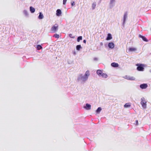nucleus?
Returning <instances> with one entry per match:
<instances>
[{"mask_svg":"<svg viewBox=\"0 0 151 151\" xmlns=\"http://www.w3.org/2000/svg\"><path fill=\"white\" fill-rule=\"evenodd\" d=\"M59 26L58 24H55L51 28L50 31L52 33H55L58 30Z\"/></svg>","mask_w":151,"mask_h":151,"instance_id":"1","label":"nucleus"},{"mask_svg":"<svg viewBox=\"0 0 151 151\" xmlns=\"http://www.w3.org/2000/svg\"><path fill=\"white\" fill-rule=\"evenodd\" d=\"M141 104L143 107L144 108H146L147 106V101L144 97H142L141 99Z\"/></svg>","mask_w":151,"mask_h":151,"instance_id":"2","label":"nucleus"},{"mask_svg":"<svg viewBox=\"0 0 151 151\" xmlns=\"http://www.w3.org/2000/svg\"><path fill=\"white\" fill-rule=\"evenodd\" d=\"M138 66L137 68V69L140 71H142L144 69V68L143 67V65L142 64H137L136 65Z\"/></svg>","mask_w":151,"mask_h":151,"instance_id":"3","label":"nucleus"},{"mask_svg":"<svg viewBox=\"0 0 151 151\" xmlns=\"http://www.w3.org/2000/svg\"><path fill=\"white\" fill-rule=\"evenodd\" d=\"M90 75L89 71V70H87L85 74V77L84 78V81H85L87 79L88 76Z\"/></svg>","mask_w":151,"mask_h":151,"instance_id":"4","label":"nucleus"},{"mask_svg":"<svg viewBox=\"0 0 151 151\" xmlns=\"http://www.w3.org/2000/svg\"><path fill=\"white\" fill-rule=\"evenodd\" d=\"M147 87V84L145 83L141 84L140 86V88L142 89H145Z\"/></svg>","mask_w":151,"mask_h":151,"instance_id":"5","label":"nucleus"},{"mask_svg":"<svg viewBox=\"0 0 151 151\" xmlns=\"http://www.w3.org/2000/svg\"><path fill=\"white\" fill-rule=\"evenodd\" d=\"M114 44L113 42H111L109 43L108 47L109 48L112 49L114 48Z\"/></svg>","mask_w":151,"mask_h":151,"instance_id":"6","label":"nucleus"},{"mask_svg":"<svg viewBox=\"0 0 151 151\" xmlns=\"http://www.w3.org/2000/svg\"><path fill=\"white\" fill-rule=\"evenodd\" d=\"M139 37L142 38L143 41H145V42L148 41V40H147V38L143 36H142L140 35H139Z\"/></svg>","mask_w":151,"mask_h":151,"instance_id":"7","label":"nucleus"},{"mask_svg":"<svg viewBox=\"0 0 151 151\" xmlns=\"http://www.w3.org/2000/svg\"><path fill=\"white\" fill-rule=\"evenodd\" d=\"M61 14V12L60 9H58L56 11V14L57 16H60Z\"/></svg>","mask_w":151,"mask_h":151,"instance_id":"8","label":"nucleus"},{"mask_svg":"<svg viewBox=\"0 0 151 151\" xmlns=\"http://www.w3.org/2000/svg\"><path fill=\"white\" fill-rule=\"evenodd\" d=\"M137 49L135 47H130L128 50L129 52L135 51Z\"/></svg>","mask_w":151,"mask_h":151,"instance_id":"9","label":"nucleus"},{"mask_svg":"<svg viewBox=\"0 0 151 151\" xmlns=\"http://www.w3.org/2000/svg\"><path fill=\"white\" fill-rule=\"evenodd\" d=\"M87 110H90L91 109V105L88 104H86V106L84 107Z\"/></svg>","mask_w":151,"mask_h":151,"instance_id":"10","label":"nucleus"},{"mask_svg":"<svg viewBox=\"0 0 151 151\" xmlns=\"http://www.w3.org/2000/svg\"><path fill=\"white\" fill-rule=\"evenodd\" d=\"M112 39V37L111 36V35L109 33L108 34L107 37L106 38V40H111Z\"/></svg>","mask_w":151,"mask_h":151,"instance_id":"11","label":"nucleus"},{"mask_svg":"<svg viewBox=\"0 0 151 151\" xmlns=\"http://www.w3.org/2000/svg\"><path fill=\"white\" fill-rule=\"evenodd\" d=\"M111 65L112 66L114 67H117L119 66V64L117 63H113L111 64Z\"/></svg>","mask_w":151,"mask_h":151,"instance_id":"12","label":"nucleus"},{"mask_svg":"<svg viewBox=\"0 0 151 151\" xmlns=\"http://www.w3.org/2000/svg\"><path fill=\"white\" fill-rule=\"evenodd\" d=\"M102 73V71L101 70H98L97 71V74L100 76H101Z\"/></svg>","mask_w":151,"mask_h":151,"instance_id":"13","label":"nucleus"},{"mask_svg":"<svg viewBox=\"0 0 151 151\" xmlns=\"http://www.w3.org/2000/svg\"><path fill=\"white\" fill-rule=\"evenodd\" d=\"M30 10L32 13H33L35 12V9L32 7L30 6Z\"/></svg>","mask_w":151,"mask_h":151,"instance_id":"14","label":"nucleus"},{"mask_svg":"<svg viewBox=\"0 0 151 151\" xmlns=\"http://www.w3.org/2000/svg\"><path fill=\"white\" fill-rule=\"evenodd\" d=\"M131 106V104L130 103H128L126 104L124 106L125 108H128L130 107Z\"/></svg>","mask_w":151,"mask_h":151,"instance_id":"15","label":"nucleus"},{"mask_svg":"<svg viewBox=\"0 0 151 151\" xmlns=\"http://www.w3.org/2000/svg\"><path fill=\"white\" fill-rule=\"evenodd\" d=\"M44 18V16L40 12L39 13V15L38 16V18L40 19H42Z\"/></svg>","mask_w":151,"mask_h":151,"instance_id":"16","label":"nucleus"},{"mask_svg":"<svg viewBox=\"0 0 151 151\" xmlns=\"http://www.w3.org/2000/svg\"><path fill=\"white\" fill-rule=\"evenodd\" d=\"M127 12H125L124 14V22L125 21L126 18L127 17Z\"/></svg>","mask_w":151,"mask_h":151,"instance_id":"17","label":"nucleus"},{"mask_svg":"<svg viewBox=\"0 0 151 151\" xmlns=\"http://www.w3.org/2000/svg\"><path fill=\"white\" fill-rule=\"evenodd\" d=\"M101 76H102L103 78H106L107 77V75L106 74L103 73Z\"/></svg>","mask_w":151,"mask_h":151,"instance_id":"18","label":"nucleus"},{"mask_svg":"<svg viewBox=\"0 0 151 151\" xmlns=\"http://www.w3.org/2000/svg\"><path fill=\"white\" fill-rule=\"evenodd\" d=\"M81 48V47L80 45H77L76 47V50H79Z\"/></svg>","mask_w":151,"mask_h":151,"instance_id":"19","label":"nucleus"},{"mask_svg":"<svg viewBox=\"0 0 151 151\" xmlns=\"http://www.w3.org/2000/svg\"><path fill=\"white\" fill-rule=\"evenodd\" d=\"M42 46L40 45H38L37 46V50H39L42 48Z\"/></svg>","mask_w":151,"mask_h":151,"instance_id":"20","label":"nucleus"},{"mask_svg":"<svg viewBox=\"0 0 151 151\" xmlns=\"http://www.w3.org/2000/svg\"><path fill=\"white\" fill-rule=\"evenodd\" d=\"M82 39V36H79L77 38V41L78 42H79L80 40H81Z\"/></svg>","mask_w":151,"mask_h":151,"instance_id":"21","label":"nucleus"},{"mask_svg":"<svg viewBox=\"0 0 151 151\" xmlns=\"http://www.w3.org/2000/svg\"><path fill=\"white\" fill-rule=\"evenodd\" d=\"M101 110V107H99L96 110V112L97 113H99Z\"/></svg>","mask_w":151,"mask_h":151,"instance_id":"22","label":"nucleus"},{"mask_svg":"<svg viewBox=\"0 0 151 151\" xmlns=\"http://www.w3.org/2000/svg\"><path fill=\"white\" fill-rule=\"evenodd\" d=\"M96 6V3H93L92 4V7L93 9H94L95 8Z\"/></svg>","mask_w":151,"mask_h":151,"instance_id":"23","label":"nucleus"},{"mask_svg":"<svg viewBox=\"0 0 151 151\" xmlns=\"http://www.w3.org/2000/svg\"><path fill=\"white\" fill-rule=\"evenodd\" d=\"M53 36L54 37H55L57 38L58 39V38L59 37V35L58 34H55Z\"/></svg>","mask_w":151,"mask_h":151,"instance_id":"24","label":"nucleus"},{"mask_svg":"<svg viewBox=\"0 0 151 151\" xmlns=\"http://www.w3.org/2000/svg\"><path fill=\"white\" fill-rule=\"evenodd\" d=\"M69 36L70 37L72 38H75V37L73 36L72 34H69Z\"/></svg>","mask_w":151,"mask_h":151,"instance_id":"25","label":"nucleus"},{"mask_svg":"<svg viewBox=\"0 0 151 151\" xmlns=\"http://www.w3.org/2000/svg\"><path fill=\"white\" fill-rule=\"evenodd\" d=\"M67 0H63V4L64 5L65 4Z\"/></svg>","mask_w":151,"mask_h":151,"instance_id":"26","label":"nucleus"},{"mask_svg":"<svg viewBox=\"0 0 151 151\" xmlns=\"http://www.w3.org/2000/svg\"><path fill=\"white\" fill-rule=\"evenodd\" d=\"M135 124L137 125H138V121L137 120L135 122Z\"/></svg>","mask_w":151,"mask_h":151,"instance_id":"27","label":"nucleus"},{"mask_svg":"<svg viewBox=\"0 0 151 151\" xmlns=\"http://www.w3.org/2000/svg\"><path fill=\"white\" fill-rule=\"evenodd\" d=\"M71 5L72 6H73L75 5V2H74L73 1V2H72L71 3Z\"/></svg>","mask_w":151,"mask_h":151,"instance_id":"28","label":"nucleus"},{"mask_svg":"<svg viewBox=\"0 0 151 151\" xmlns=\"http://www.w3.org/2000/svg\"><path fill=\"white\" fill-rule=\"evenodd\" d=\"M115 0H111V3H112L115 1Z\"/></svg>","mask_w":151,"mask_h":151,"instance_id":"29","label":"nucleus"},{"mask_svg":"<svg viewBox=\"0 0 151 151\" xmlns=\"http://www.w3.org/2000/svg\"><path fill=\"white\" fill-rule=\"evenodd\" d=\"M86 40H84L83 41V42L84 43H86Z\"/></svg>","mask_w":151,"mask_h":151,"instance_id":"30","label":"nucleus"},{"mask_svg":"<svg viewBox=\"0 0 151 151\" xmlns=\"http://www.w3.org/2000/svg\"><path fill=\"white\" fill-rule=\"evenodd\" d=\"M100 45H103V43H102V42H101V43H100Z\"/></svg>","mask_w":151,"mask_h":151,"instance_id":"31","label":"nucleus"},{"mask_svg":"<svg viewBox=\"0 0 151 151\" xmlns=\"http://www.w3.org/2000/svg\"><path fill=\"white\" fill-rule=\"evenodd\" d=\"M130 79V80H132V79H131V78H130V79Z\"/></svg>","mask_w":151,"mask_h":151,"instance_id":"32","label":"nucleus"},{"mask_svg":"<svg viewBox=\"0 0 151 151\" xmlns=\"http://www.w3.org/2000/svg\"><path fill=\"white\" fill-rule=\"evenodd\" d=\"M150 72H151V70L150 71Z\"/></svg>","mask_w":151,"mask_h":151,"instance_id":"33","label":"nucleus"}]
</instances>
